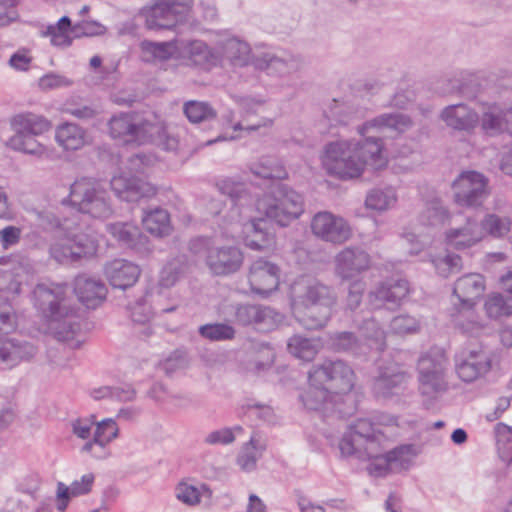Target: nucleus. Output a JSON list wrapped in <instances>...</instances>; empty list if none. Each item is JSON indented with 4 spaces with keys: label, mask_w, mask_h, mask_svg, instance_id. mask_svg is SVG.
I'll return each mask as SVG.
<instances>
[{
    "label": "nucleus",
    "mask_w": 512,
    "mask_h": 512,
    "mask_svg": "<svg viewBox=\"0 0 512 512\" xmlns=\"http://www.w3.org/2000/svg\"><path fill=\"white\" fill-rule=\"evenodd\" d=\"M337 303L334 290L316 279L302 280L295 289L292 311L298 322L309 330L325 327Z\"/></svg>",
    "instance_id": "6"
},
{
    "label": "nucleus",
    "mask_w": 512,
    "mask_h": 512,
    "mask_svg": "<svg viewBox=\"0 0 512 512\" xmlns=\"http://www.w3.org/2000/svg\"><path fill=\"white\" fill-rule=\"evenodd\" d=\"M94 483V475L92 473L85 474L80 480H75L70 486H66L62 482L57 484V509L61 512L65 511L69 500L73 497L88 494Z\"/></svg>",
    "instance_id": "40"
},
{
    "label": "nucleus",
    "mask_w": 512,
    "mask_h": 512,
    "mask_svg": "<svg viewBox=\"0 0 512 512\" xmlns=\"http://www.w3.org/2000/svg\"><path fill=\"white\" fill-rule=\"evenodd\" d=\"M479 225L481 229H483V238L485 235H489L493 238H502L510 232L512 221L508 216L488 213L484 216Z\"/></svg>",
    "instance_id": "51"
},
{
    "label": "nucleus",
    "mask_w": 512,
    "mask_h": 512,
    "mask_svg": "<svg viewBox=\"0 0 512 512\" xmlns=\"http://www.w3.org/2000/svg\"><path fill=\"white\" fill-rule=\"evenodd\" d=\"M235 321L242 326L255 325L271 330L283 321V315L270 307L247 303L235 308Z\"/></svg>",
    "instance_id": "23"
},
{
    "label": "nucleus",
    "mask_w": 512,
    "mask_h": 512,
    "mask_svg": "<svg viewBox=\"0 0 512 512\" xmlns=\"http://www.w3.org/2000/svg\"><path fill=\"white\" fill-rule=\"evenodd\" d=\"M397 202V194L394 188H374L370 190L365 199L368 209L385 211L392 208Z\"/></svg>",
    "instance_id": "50"
},
{
    "label": "nucleus",
    "mask_w": 512,
    "mask_h": 512,
    "mask_svg": "<svg viewBox=\"0 0 512 512\" xmlns=\"http://www.w3.org/2000/svg\"><path fill=\"white\" fill-rule=\"evenodd\" d=\"M454 202L464 208H478L489 197V179L474 170L461 172L453 181Z\"/></svg>",
    "instance_id": "14"
},
{
    "label": "nucleus",
    "mask_w": 512,
    "mask_h": 512,
    "mask_svg": "<svg viewBox=\"0 0 512 512\" xmlns=\"http://www.w3.org/2000/svg\"><path fill=\"white\" fill-rule=\"evenodd\" d=\"M407 375L395 363L379 364L372 391L375 397L390 399L398 396L406 387Z\"/></svg>",
    "instance_id": "22"
},
{
    "label": "nucleus",
    "mask_w": 512,
    "mask_h": 512,
    "mask_svg": "<svg viewBox=\"0 0 512 512\" xmlns=\"http://www.w3.org/2000/svg\"><path fill=\"white\" fill-rule=\"evenodd\" d=\"M410 292L405 279L387 280L376 285L368 294V303L373 309H396Z\"/></svg>",
    "instance_id": "18"
},
{
    "label": "nucleus",
    "mask_w": 512,
    "mask_h": 512,
    "mask_svg": "<svg viewBox=\"0 0 512 512\" xmlns=\"http://www.w3.org/2000/svg\"><path fill=\"white\" fill-rule=\"evenodd\" d=\"M412 126L413 121L406 114H381L358 127V133L363 139L340 140L327 144L321 156L323 168L328 174L344 180L359 177L367 165L379 169L386 163L382 156V140L370 134L371 130H390L400 135Z\"/></svg>",
    "instance_id": "1"
},
{
    "label": "nucleus",
    "mask_w": 512,
    "mask_h": 512,
    "mask_svg": "<svg viewBox=\"0 0 512 512\" xmlns=\"http://www.w3.org/2000/svg\"><path fill=\"white\" fill-rule=\"evenodd\" d=\"M279 268L274 263L259 258L250 267L248 280L251 290L259 295H268L279 285Z\"/></svg>",
    "instance_id": "26"
},
{
    "label": "nucleus",
    "mask_w": 512,
    "mask_h": 512,
    "mask_svg": "<svg viewBox=\"0 0 512 512\" xmlns=\"http://www.w3.org/2000/svg\"><path fill=\"white\" fill-rule=\"evenodd\" d=\"M183 112L192 123H201L216 117V111L208 103L196 100L186 102Z\"/></svg>",
    "instance_id": "55"
},
{
    "label": "nucleus",
    "mask_w": 512,
    "mask_h": 512,
    "mask_svg": "<svg viewBox=\"0 0 512 512\" xmlns=\"http://www.w3.org/2000/svg\"><path fill=\"white\" fill-rule=\"evenodd\" d=\"M486 289L483 275L468 273L459 277L453 285L452 306L477 305Z\"/></svg>",
    "instance_id": "27"
},
{
    "label": "nucleus",
    "mask_w": 512,
    "mask_h": 512,
    "mask_svg": "<svg viewBox=\"0 0 512 512\" xmlns=\"http://www.w3.org/2000/svg\"><path fill=\"white\" fill-rule=\"evenodd\" d=\"M256 210L265 218L285 227L303 214L304 199L289 186L276 183L270 192L256 201Z\"/></svg>",
    "instance_id": "8"
},
{
    "label": "nucleus",
    "mask_w": 512,
    "mask_h": 512,
    "mask_svg": "<svg viewBox=\"0 0 512 512\" xmlns=\"http://www.w3.org/2000/svg\"><path fill=\"white\" fill-rule=\"evenodd\" d=\"M142 224L150 234L156 237L168 235L171 230L168 212L159 207L144 211L142 215Z\"/></svg>",
    "instance_id": "42"
},
{
    "label": "nucleus",
    "mask_w": 512,
    "mask_h": 512,
    "mask_svg": "<svg viewBox=\"0 0 512 512\" xmlns=\"http://www.w3.org/2000/svg\"><path fill=\"white\" fill-rule=\"evenodd\" d=\"M440 118L447 127L466 133L473 132L479 123V114L464 103L445 107Z\"/></svg>",
    "instance_id": "31"
},
{
    "label": "nucleus",
    "mask_w": 512,
    "mask_h": 512,
    "mask_svg": "<svg viewBox=\"0 0 512 512\" xmlns=\"http://www.w3.org/2000/svg\"><path fill=\"white\" fill-rule=\"evenodd\" d=\"M266 445L258 433L254 432L248 443H246L238 455L237 463L241 469L251 471L256 466L257 460L261 457Z\"/></svg>",
    "instance_id": "44"
},
{
    "label": "nucleus",
    "mask_w": 512,
    "mask_h": 512,
    "mask_svg": "<svg viewBox=\"0 0 512 512\" xmlns=\"http://www.w3.org/2000/svg\"><path fill=\"white\" fill-rule=\"evenodd\" d=\"M258 105H259V103L254 102L252 100H245V101H243L242 108L244 110V113L242 115V119L232 126L234 131L245 130V131L251 132V131L258 130L261 127L271 126L272 125V121L271 120H267V119H261V120L255 122V123H249L247 121V117L250 114L255 113V107L258 106Z\"/></svg>",
    "instance_id": "59"
},
{
    "label": "nucleus",
    "mask_w": 512,
    "mask_h": 512,
    "mask_svg": "<svg viewBox=\"0 0 512 512\" xmlns=\"http://www.w3.org/2000/svg\"><path fill=\"white\" fill-rule=\"evenodd\" d=\"M419 328V321L415 317L407 314L398 315L390 322V329L395 334L415 333Z\"/></svg>",
    "instance_id": "62"
},
{
    "label": "nucleus",
    "mask_w": 512,
    "mask_h": 512,
    "mask_svg": "<svg viewBox=\"0 0 512 512\" xmlns=\"http://www.w3.org/2000/svg\"><path fill=\"white\" fill-rule=\"evenodd\" d=\"M216 44L217 54L221 58L218 67L221 68L226 65L241 68L251 64L256 70L263 71L269 76L284 78L299 71L303 65L299 55L281 49L253 56L250 45L236 36L226 35Z\"/></svg>",
    "instance_id": "4"
},
{
    "label": "nucleus",
    "mask_w": 512,
    "mask_h": 512,
    "mask_svg": "<svg viewBox=\"0 0 512 512\" xmlns=\"http://www.w3.org/2000/svg\"><path fill=\"white\" fill-rule=\"evenodd\" d=\"M201 337L211 342L230 341L235 338V328L227 323H207L198 328Z\"/></svg>",
    "instance_id": "52"
},
{
    "label": "nucleus",
    "mask_w": 512,
    "mask_h": 512,
    "mask_svg": "<svg viewBox=\"0 0 512 512\" xmlns=\"http://www.w3.org/2000/svg\"><path fill=\"white\" fill-rule=\"evenodd\" d=\"M433 264L437 273L444 278L459 273L463 268L462 258L452 253L435 258Z\"/></svg>",
    "instance_id": "61"
},
{
    "label": "nucleus",
    "mask_w": 512,
    "mask_h": 512,
    "mask_svg": "<svg viewBox=\"0 0 512 512\" xmlns=\"http://www.w3.org/2000/svg\"><path fill=\"white\" fill-rule=\"evenodd\" d=\"M250 171L263 179H283L287 176L281 161L273 156H265L250 165Z\"/></svg>",
    "instance_id": "46"
},
{
    "label": "nucleus",
    "mask_w": 512,
    "mask_h": 512,
    "mask_svg": "<svg viewBox=\"0 0 512 512\" xmlns=\"http://www.w3.org/2000/svg\"><path fill=\"white\" fill-rule=\"evenodd\" d=\"M361 335L369 342V346L378 351H382L385 348L386 335L384 330L379 324L373 319H365L359 326Z\"/></svg>",
    "instance_id": "54"
},
{
    "label": "nucleus",
    "mask_w": 512,
    "mask_h": 512,
    "mask_svg": "<svg viewBox=\"0 0 512 512\" xmlns=\"http://www.w3.org/2000/svg\"><path fill=\"white\" fill-rule=\"evenodd\" d=\"M244 241L247 247L260 251L271 247L274 243L273 235L266 228L263 218L253 219L244 225Z\"/></svg>",
    "instance_id": "38"
},
{
    "label": "nucleus",
    "mask_w": 512,
    "mask_h": 512,
    "mask_svg": "<svg viewBox=\"0 0 512 512\" xmlns=\"http://www.w3.org/2000/svg\"><path fill=\"white\" fill-rule=\"evenodd\" d=\"M179 55L188 66L209 72L220 65V56L217 54V44L209 46L202 40L181 42Z\"/></svg>",
    "instance_id": "20"
},
{
    "label": "nucleus",
    "mask_w": 512,
    "mask_h": 512,
    "mask_svg": "<svg viewBox=\"0 0 512 512\" xmlns=\"http://www.w3.org/2000/svg\"><path fill=\"white\" fill-rule=\"evenodd\" d=\"M155 162V158L151 155L136 154L129 158L127 170L125 172L130 175L141 177L146 175L149 167ZM124 172V170L122 171Z\"/></svg>",
    "instance_id": "63"
},
{
    "label": "nucleus",
    "mask_w": 512,
    "mask_h": 512,
    "mask_svg": "<svg viewBox=\"0 0 512 512\" xmlns=\"http://www.w3.org/2000/svg\"><path fill=\"white\" fill-rule=\"evenodd\" d=\"M370 265V255L356 246L346 247L334 257V273L343 281L359 276L367 271Z\"/></svg>",
    "instance_id": "21"
},
{
    "label": "nucleus",
    "mask_w": 512,
    "mask_h": 512,
    "mask_svg": "<svg viewBox=\"0 0 512 512\" xmlns=\"http://www.w3.org/2000/svg\"><path fill=\"white\" fill-rule=\"evenodd\" d=\"M355 384L352 368L342 360H326L308 372V387L300 399L309 410L320 409L333 394H346Z\"/></svg>",
    "instance_id": "5"
},
{
    "label": "nucleus",
    "mask_w": 512,
    "mask_h": 512,
    "mask_svg": "<svg viewBox=\"0 0 512 512\" xmlns=\"http://www.w3.org/2000/svg\"><path fill=\"white\" fill-rule=\"evenodd\" d=\"M32 343L16 338L0 340V369H12L37 354Z\"/></svg>",
    "instance_id": "29"
},
{
    "label": "nucleus",
    "mask_w": 512,
    "mask_h": 512,
    "mask_svg": "<svg viewBox=\"0 0 512 512\" xmlns=\"http://www.w3.org/2000/svg\"><path fill=\"white\" fill-rule=\"evenodd\" d=\"M211 494V490L206 485L196 486L187 483H181L176 488L177 499L187 505L198 504L201 498H210Z\"/></svg>",
    "instance_id": "56"
},
{
    "label": "nucleus",
    "mask_w": 512,
    "mask_h": 512,
    "mask_svg": "<svg viewBox=\"0 0 512 512\" xmlns=\"http://www.w3.org/2000/svg\"><path fill=\"white\" fill-rule=\"evenodd\" d=\"M69 288L63 284H38L33 290L34 305L47 320L46 332L56 340L78 349L85 341L70 304Z\"/></svg>",
    "instance_id": "3"
},
{
    "label": "nucleus",
    "mask_w": 512,
    "mask_h": 512,
    "mask_svg": "<svg viewBox=\"0 0 512 512\" xmlns=\"http://www.w3.org/2000/svg\"><path fill=\"white\" fill-rule=\"evenodd\" d=\"M194 0H152L141 8L149 30H172L188 21L192 14Z\"/></svg>",
    "instance_id": "12"
},
{
    "label": "nucleus",
    "mask_w": 512,
    "mask_h": 512,
    "mask_svg": "<svg viewBox=\"0 0 512 512\" xmlns=\"http://www.w3.org/2000/svg\"><path fill=\"white\" fill-rule=\"evenodd\" d=\"M448 360L439 348H432L418 361V380L423 395L434 397L447 390Z\"/></svg>",
    "instance_id": "13"
},
{
    "label": "nucleus",
    "mask_w": 512,
    "mask_h": 512,
    "mask_svg": "<svg viewBox=\"0 0 512 512\" xmlns=\"http://www.w3.org/2000/svg\"><path fill=\"white\" fill-rule=\"evenodd\" d=\"M30 216L37 227L55 233L49 251L57 262H75L96 254L98 240L93 234L80 232L77 216L60 219L53 208L33 209Z\"/></svg>",
    "instance_id": "2"
},
{
    "label": "nucleus",
    "mask_w": 512,
    "mask_h": 512,
    "mask_svg": "<svg viewBox=\"0 0 512 512\" xmlns=\"http://www.w3.org/2000/svg\"><path fill=\"white\" fill-rule=\"evenodd\" d=\"M287 347L293 356L304 361H312L321 349V341L318 338L294 335L289 339Z\"/></svg>",
    "instance_id": "43"
},
{
    "label": "nucleus",
    "mask_w": 512,
    "mask_h": 512,
    "mask_svg": "<svg viewBox=\"0 0 512 512\" xmlns=\"http://www.w3.org/2000/svg\"><path fill=\"white\" fill-rule=\"evenodd\" d=\"M110 185L115 195L126 202H136L156 193L155 188L149 182L139 176L122 171L112 177Z\"/></svg>",
    "instance_id": "24"
},
{
    "label": "nucleus",
    "mask_w": 512,
    "mask_h": 512,
    "mask_svg": "<svg viewBox=\"0 0 512 512\" xmlns=\"http://www.w3.org/2000/svg\"><path fill=\"white\" fill-rule=\"evenodd\" d=\"M327 345L334 352H355L360 340L353 332L336 331L328 334Z\"/></svg>",
    "instance_id": "53"
},
{
    "label": "nucleus",
    "mask_w": 512,
    "mask_h": 512,
    "mask_svg": "<svg viewBox=\"0 0 512 512\" xmlns=\"http://www.w3.org/2000/svg\"><path fill=\"white\" fill-rule=\"evenodd\" d=\"M57 145L66 152L81 150L89 144L88 131L73 122H64L55 129L54 135Z\"/></svg>",
    "instance_id": "34"
},
{
    "label": "nucleus",
    "mask_w": 512,
    "mask_h": 512,
    "mask_svg": "<svg viewBox=\"0 0 512 512\" xmlns=\"http://www.w3.org/2000/svg\"><path fill=\"white\" fill-rule=\"evenodd\" d=\"M69 202L79 212L94 218H108L113 214L107 190L100 183L87 178L76 180L71 185Z\"/></svg>",
    "instance_id": "11"
},
{
    "label": "nucleus",
    "mask_w": 512,
    "mask_h": 512,
    "mask_svg": "<svg viewBox=\"0 0 512 512\" xmlns=\"http://www.w3.org/2000/svg\"><path fill=\"white\" fill-rule=\"evenodd\" d=\"M483 239V229L479 222L472 217L466 218L465 223L458 227H452L445 232V240L448 246L456 250L468 249Z\"/></svg>",
    "instance_id": "32"
},
{
    "label": "nucleus",
    "mask_w": 512,
    "mask_h": 512,
    "mask_svg": "<svg viewBox=\"0 0 512 512\" xmlns=\"http://www.w3.org/2000/svg\"><path fill=\"white\" fill-rule=\"evenodd\" d=\"M456 373L464 382H473L491 369L490 351L483 347L467 348L456 356Z\"/></svg>",
    "instance_id": "17"
},
{
    "label": "nucleus",
    "mask_w": 512,
    "mask_h": 512,
    "mask_svg": "<svg viewBox=\"0 0 512 512\" xmlns=\"http://www.w3.org/2000/svg\"><path fill=\"white\" fill-rule=\"evenodd\" d=\"M390 461L392 462V468L395 472L408 469L411 462L417 455V449L412 444H405L395 447L394 449L387 452Z\"/></svg>",
    "instance_id": "57"
},
{
    "label": "nucleus",
    "mask_w": 512,
    "mask_h": 512,
    "mask_svg": "<svg viewBox=\"0 0 512 512\" xmlns=\"http://www.w3.org/2000/svg\"><path fill=\"white\" fill-rule=\"evenodd\" d=\"M218 191L228 196L234 203L243 205L251 198L246 184L234 177H224L216 182Z\"/></svg>",
    "instance_id": "49"
},
{
    "label": "nucleus",
    "mask_w": 512,
    "mask_h": 512,
    "mask_svg": "<svg viewBox=\"0 0 512 512\" xmlns=\"http://www.w3.org/2000/svg\"><path fill=\"white\" fill-rule=\"evenodd\" d=\"M23 132H13V135L7 139L5 145L13 151L32 155L38 158L48 157L50 149L40 143L36 137Z\"/></svg>",
    "instance_id": "39"
},
{
    "label": "nucleus",
    "mask_w": 512,
    "mask_h": 512,
    "mask_svg": "<svg viewBox=\"0 0 512 512\" xmlns=\"http://www.w3.org/2000/svg\"><path fill=\"white\" fill-rule=\"evenodd\" d=\"M36 273L35 264L29 258L21 257L11 268H0V295L16 296L21 293L23 284L33 280Z\"/></svg>",
    "instance_id": "19"
},
{
    "label": "nucleus",
    "mask_w": 512,
    "mask_h": 512,
    "mask_svg": "<svg viewBox=\"0 0 512 512\" xmlns=\"http://www.w3.org/2000/svg\"><path fill=\"white\" fill-rule=\"evenodd\" d=\"M242 432V427L236 426L234 428H222L207 434L205 443L210 445H227L235 440V433Z\"/></svg>",
    "instance_id": "64"
},
{
    "label": "nucleus",
    "mask_w": 512,
    "mask_h": 512,
    "mask_svg": "<svg viewBox=\"0 0 512 512\" xmlns=\"http://www.w3.org/2000/svg\"><path fill=\"white\" fill-rule=\"evenodd\" d=\"M311 231L318 239L332 244H342L351 237L348 222L329 211H320L313 216Z\"/></svg>",
    "instance_id": "16"
},
{
    "label": "nucleus",
    "mask_w": 512,
    "mask_h": 512,
    "mask_svg": "<svg viewBox=\"0 0 512 512\" xmlns=\"http://www.w3.org/2000/svg\"><path fill=\"white\" fill-rule=\"evenodd\" d=\"M72 29L71 20L68 16H63L56 24H51L41 31L43 37H49L50 42L55 47L67 48L72 44L70 36Z\"/></svg>",
    "instance_id": "45"
},
{
    "label": "nucleus",
    "mask_w": 512,
    "mask_h": 512,
    "mask_svg": "<svg viewBox=\"0 0 512 512\" xmlns=\"http://www.w3.org/2000/svg\"><path fill=\"white\" fill-rule=\"evenodd\" d=\"M476 305L452 306L450 316L457 330L469 337H480L492 330L488 320L475 310Z\"/></svg>",
    "instance_id": "25"
},
{
    "label": "nucleus",
    "mask_w": 512,
    "mask_h": 512,
    "mask_svg": "<svg viewBox=\"0 0 512 512\" xmlns=\"http://www.w3.org/2000/svg\"><path fill=\"white\" fill-rule=\"evenodd\" d=\"M130 318L134 324L135 332L141 338H147L152 334L151 319L156 311L143 299L137 301L134 305L129 307Z\"/></svg>",
    "instance_id": "41"
},
{
    "label": "nucleus",
    "mask_w": 512,
    "mask_h": 512,
    "mask_svg": "<svg viewBox=\"0 0 512 512\" xmlns=\"http://www.w3.org/2000/svg\"><path fill=\"white\" fill-rule=\"evenodd\" d=\"M142 59L146 62L165 61L176 52L175 42L142 41L140 44Z\"/></svg>",
    "instance_id": "48"
},
{
    "label": "nucleus",
    "mask_w": 512,
    "mask_h": 512,
    "mask_svg": "<svg viewBox=\"0 0 512 512\" xmlns=\"http://www.w3.org/2000/svg\"><path fill=\"white\" fill-rule=\"evenodd\" d=\"M74 292L87 308H96L105 299L107 288L100 279L79 275L74 281Z\"/></svg>",
    "instance_id": "35"
},
{
    "label": "nucleus",
    "mask_w": 512,
    "mask_h": 512,
    "mask_svg": "<svg viewBox=\"0 0 512 512\" xmlns=\"http://www.w3.org/2000/svg\"><path fill=\"white\" fill-rule=\"evenodd\" d=\"M481 131L491 137L508 133L512 136V120L509 118L508 107H503L498 103H491L484 106L479 116Z\"/></svg>",
    "instance_id": "28"
},
{
    "label": "nucleus",
    "mask_w": 512,
    "mask_h": 512,
    "mask_svg": "<svg viewBox=\"0 0 512 512\" xmlns=\"http://www.w3.org/2000/svg\"><path fill=\"white\" fill-rule=\"evenodd\" d=\"M496 435L499 456L509 465L512 463V430L509 426L499 423L496 425Z\"/></svg>",
    "instance_id": "58"
},
{
    "label": "nucleus",
    "mask_w": 512,
    "mask_h": 512,
    "mask_svg": "<svg viewBox=\"0 0 512 512\" xmlns=\"http://www.w3.org/2000/svg\"><path fill=\"white\" fill-rule=\"evenodd\" d=\"M108 125L111 137L123 143L144 144L152 142L165 151H176L178 149L179 141L167 127L141 122L132 113L116 114L110 119Z\"/></svg>",
    "instance_id": "7"
},
{
    "label": "nucleus",
    "mask_w": 512,
    "mask_h": 512,
    "mask_svg": "<svg viewBox=\"0 0 512 512\" xmlns=\"http://www.w3.org/2000/svg\"><path fill=\"white\" fill-rule=\"evenodd\" d=\"M190 250L203 258L210 271L217 276L235 273L243 264V253L238 247L221 246L208 237L193 239L190 242Z\"/></svg>",
    "instance_id": "10"
},
{
    "label": "nucleus",
    "mask_w": 512,
    "mask_h": 512,
    "mask_svg": "<svg viewBox=\"0 0 512 512\" xmlns=\"http://www.w3.org/2000/svg\"><path fill=\"white\" fill-rule=\"evenodd\" d=\"M448 216V210L438 198L428 201L422 213V219L424 223L428 225L442 224Z\"/></svg>",
    "instance_id": "60"
},
{
    "label": "nucleus",
    "mask_w": 512,
    "mask_h": 512,
    "mask_svg": "<svg viewBox=\"0 0 512 512\" xmlns=\"http://www.w3.org/2000/svg\"><path fill=\"white\" fill-rule=\"evenodd\" d=\"M140 273L138 265L124 259H115L105 266L109 283L122 290L132 287L138 281Z\"/></svg>",
    "instance_id": "33"
},
{
    "label": "nucleus",
    "mask_w": 512,
    "mask_h": 512,
    "mask_svg": "<svg viewBox=\"0 0 512 512\" xmlns=\"http://www.w3.org/2000/svg\"><path fill=\"white\" fill-rule=\"evenodd\" d=\"M9 124L13 132L32 135H42L51 128V122L46 117L32 112H22L12 116Z\"/></svg>",
    "instance_id": "37"
},
{
    "label": "nucleus",
    "mask_w": 512,
    "mask_h": 512,
    "mask_svg": "<svg viewBox=\"0 0 512 512\" xmlns=\"http://www.w3.org/2000/svg\"><path fill=\"white\" fill-rule=\"evenodd\" d=\"M107 231L122 246L141 250L146 247L148 238L138 226L131 222H115L107 224Z\"/></svg>",
    "instance_id": "36"
},
{
    "label": "nucleus",
    "mask_w": 512,
    "mask_h": 512,
    "mask_svg": "<svg viewBox=\"0 0 512 512\" xmlns=\"http://www.w3.org/2000/svg\"><path fill=\"white\" fill-rule=\"evenodd\" d=\"M486 316L490 320H499L512 315V297L501 293L487 295L483 305Z\"/></svg>",
    "instance_id": "47"
},
{
    "label": "nucleus",
    "mask_w": 512,
    "mask_h": 512,
    "mask_svg": "<svg viewBox=\"0 0 512 512\" xmlns=\"http://www.w3.org/2000/svg\"><path fill=\"white\" fill-rule=\"evenodd\" d=\"M188 271V263L184 257H178L168 262L161 270L157 286L156 311L160 314L177 310L181 299L176 294H169L168 304L164 303L166 291L173 287Z\"/></svg>",
    "instance_id": "15"
},
{
    "label": "nucleus",
    "mask_w": 512,
    "mask_h": 512,
    "mask_svg": "<svg viewBox=\"0 0 512 512\" xmlns=\"http://www.w3.org/2000/svg\"><path fill=\"white\" fill-rule=\"evenodd\" d=\"M387 441L384 432L376 429L370 419H358L341 438L339 449L344 456L370 459L382 455Z\"/></svg>",
    "instance_id": "9"
},
{
    "label": "nucleus",
    "mask_w": 512,
    "mask_h": 512,
    "mask_svg": "<svg viewBox=\"0 0 512 512\" xmlns=\"http://www.w3.org/2000/svg\"><path fill=\"white\" fill-rule=\"evenodd\" d=\"M119 435V428L116 421L112 418H106L96 423L91 440L86 441L81 451L89 453L96 458H105L107 456V445L116 439Z\"/></svg>",
    "instance_id": "30"
}]
</instances>
